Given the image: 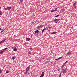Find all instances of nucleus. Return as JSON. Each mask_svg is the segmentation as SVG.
Instances as JSON below:
<instances>
[{
	"instance_id": "f257e3e1",
	"label": "nucleus",
	"mask_w": 77,
	"mask_h": 77,
	"mask_svg": "<svg viewBox=\"0 0 77 77\" xmlns=\"http://www.w3.org/2000/svg\"><path fill=\"white\" fill-rule=\"evenodd\" d=\"M30 66H28L26 69V71L25 72V75L26 76H27L28 75H30Z\"/></svg>"
},
{
	"instance_id": "f03ea898",
	"label": "nucleus",
	"mask_w": 77,
	"mask_h": 77,
	"mask_svg": "<svg viewBox=\"0 0 77 77\" xmlns=\"http://www.w3.org/2000/svg\"><path fill=\"white\" fill-rule=\"evenodd\" d=\"M62 71L64 74H65V73L67 72V68L65 67L62 69Z\"/></svg>"
},
{
	"instance_id": "7ed1b4c3",
	"label": "nucleus",
	"mask_w": 77,
	"mask_h": 77,
	"mask_svg": "<svg viewBox=\"0 0 77 77\" xmlns=\"http://www.w3.org/2000/svg\"><path fill=\"white\" fill-rule=\"evenodd\" d=\"M12 8V7H7L6 8H4V10H10V9H11Z\"/></svg>"
},
{
	"instance_id": "20e7f679",
	"label": "nucleus",
	"mask_w": 77,
	"mask_h": 77,
	"mask_svg": "<svg viewBox=\"0 0 77 77\" xmlns=\"http://www.w3.org/2000/svg\"><path fill=\"white\" fill-rule=\"evenodd\" d=\"M59 21H60V19H55L54 20L55 23H57Z\"/></svg>"
},
{
	"instance_id": "39448f33",
	"label": "nucleus",
	"mask_w": 77,
	"mask_h": 77,
	"mask_svg": "<svg viewBox=\"0 0 77 77\" xmlns=\"http://www.w3.org/2000/svg\"><path fill=\"white\" fill-rule=\"evenodd\" d=\"M43 27V25H40V26H38L37 27V29H39V28H40V27Z\"/></svg>"
},
{
	"instance_id": "423d86ee",
	"label": "nucleus",
	"mask_w": 77,
	"mask_h": 77,
	"mask_svg": "<svg viewBox=\"0 0 77 77\" xmlns=\"http://www.w3.org/2000/svg\"><path fill=\"white\" fill-rule=\"evenodd\" d=\"M5 40H6V39L3 40H2L0 42V44H2V43H3V42H4V41H5Z\"/></svg>"
},
{
	"instance_id": "0eeeda50",
	"label": "nucleus",
	"mask_w": 77,
	"mask_h": 77,
	"mask_svg": "<svg viewBox=\"0 0 77 77\" xmlns=\"http://www.w3.org/2000/svg\"><path fill=\"white\" fill-rule=\"evenodd\" d=\"M35 33H37V34H38V33H39V31L38 30H37L35 32Z\"/></svg>"
},
{
	"instance_id": "6e6552de",
	"label": "nucleus",
	"mask_w": 77,
	"mask_h": 77,
	"mask_svg": "<svg viewBox=\"0 0 77 77\" xmlns=\"http://www.w3.org/2000/svg\"><path fill=\"white\" fill-rule=\"evenodd\" d=\"M5 50H3L2 51L0 52V54H2L4 52H5Z\"/></svg>"
},
{
	"instance_id": "1a4fd4ad",
	"label": "nucleus",
	"mask_w": 77,
	"mask_h": 77,
	"mask_svg": "<svg viewBox=\"0 0 77 77\" xmlns=\"http://www.w3.org/2000/svg\"><path fill=\"white\" fill-rule=\"evenodd\" d=\"M67 54V55H69V56H70V55H71V53L70 52H69Z\"/></svg>"
},
{
	"instance_id": "9d476101",
	"label": "nucleus",
	"mask_w": 77,
	"mask_h": 77,
	"mask_svg": "<svg viewBox=\"0 0 77 77\" xmlns=\"http://www.w3.org/2000/svg\"><path fill=\"white\" fill-rule=\"evenodd\" d=\"M26 39L27 41H30L31 39L30 38H26Z\"/></svg>"
},
{
	"instance_id": "9b49d317",
	"label": "nucleus",
	"mask_w": 77,
	"mask_h": 77,
	"mask_svg": "<svg viewBox=\"0 0 77 77\" xmlns=\"http://www.w3.org/2000/svg\"><path fill=\"white\" fill-rule=\"evenodd\" d=\"M44 72H42V73L41 74V76H42L43 77H44Z\"/></svg>"
},
{
	"instance_id": "f8f14e48",
	"label": "nucleus",
	"mask_w": 77,
	"mask_h": 77,
	"mask_svg": "<svg viewBox=\"0 0 77 77\" xmlns=\"http://www.w3.org/2000/svg\"><path fill=\"white\" fill-rule=\"evenodd\" d=\"M56 11H57V10H51V12H56Z\"/></svg>"
},
{
	"instance_id": "ddd939ff",
	"label": "nucleus",
	"mask_w": 77,
	"mask_h": 77,
	"mask_svg": "<svg viewBox=\"0 0 77 77\" xmlns=\"http://www.w3.org/2000/svg\"><path fill=\"white\" fill-rule=\"evenodd\" d=\"M76 4H77V2H75L73 3V6H75V5H76Z\"/></svg>"
},
{
	"instance_id": "4468645a",
	"label": "nucleus",
	"mask_w": 77,
	"mask_h": 77,
	"mask_svg": "<svg viewBox=\"0 0 77 77\" xmlns=\"http://www.w3.org/2000/svg\"><path fill=\"white\" fill-rule=\"evenodd\" d=\"M13 51H17V48H14L13 49Z\"/></svg>"
},
{
	"instance_id": "2eb2a0df",
	"label": "nucleus",
	"mask_w": 77,
	"mask_h": 77,
	"mask_svg": "<svg viewBox=\"0 0 77 77\" xmlns=\"http://www.w3.org/2000/svg\"><path fill=\"white\" fill-rule=\"evenodd\" d=\"M65 11V10L64 9H63L60 10V12H61V13L63 12V11Z\"/></svg>"
},
{
	"instance_id": "dca6fc26",
	"label": "nucleus",
	"mask_w": 77,
	"mask_h": 77,
	"mask_svg": "<svg viewBox=\"0 0 77 77\" xmlns=\"http://www.w3.org/2000/svg\"><path fill=\"white\" fill-rule=\"evenodd\" d=\"M7 49H8V48H6L2 50H0V51H2V50H7Z\"/></svg>"
},
{
	"instance_id": "f3484780",
	"label": "nucleus",
	"mask_w": 77,
	"mask_h": 77,
	"mask_svg": "<svg viewBox=\"0 0 77 77\" xmlns=\"http://www.w3.org/2000/svg\"><path fill=\"white\" fill-rule=\"evenodd\" d=\"M64 66H65V64L64 63L61 66V68H63V67H64Z\"/></svg>"
},
{
	"instance_id": "a211bd4d",
	"label": "nucleus",
	"mask_w": 77,
	"mask_h": 77,
	"mask_svg": "<svg viewBox=\"0 0 77 77\" xmlns=\"http://www.w3.org/2000/svg\"><path fill=\"white\" fill-rule=\"evenodd\" d=\"M56 32H53L51 33V34H56Z\"/></svg>"
},
{
	"instance_id": "6ab92c4d",
	"label": "nucleus",
	"mask_w": 77,
	"mask_h": 77,
	"mask_svg": "<svg viewBox=\"0 0 77 77\" xmlns=\"http://www.w3.org/2000/svg\"><path fill=\"white\" fill-rule=\"evenodd\" d=\"M29 49L31 51H32L33 50V48L32 47L30 48Z\"/></svg>"
},
{
	"instance_id": "aec40b11",
	"label": "nucleus",
	"mask_w": 77,
	"mask_h": 77,
	"mask_svg": "<svg viewBox=\"0 0 77 77\" xmlns=\"http://www.w3.org/2000/svg\"><path fill=\"white\" fill-rule=\"evenodd\" d=\"M63 58V57L62 56L61 57H60L58 58V59H62Z\"/></svg>"
},
{
	"instance_id": "412c9836",
	"label": "nucleus",
	"mask_w": 77,
	"mask_h": 77,
	"mask_svg": "<svg viewBox=\"0 0 77 77\" xmlns=\"http://www.w3.org/2000/svg\"><path fill=\"white\" fill-rule=\"evenodd\" d=\"M16 58V57L15 56H14L12 57V59H15Z\"/></svg>"
},
{
	"instance_id": "4be33fe9",
	"label": "nucleus",
	"mask_w": 77,
	"mask_h": 77,
	"mask_svg": "<svg viewBox=\"0 0 77 77\" xmlns=\"http://www.w3.org/2000/svg\"><path fill=\"white\" fill-rule=\"evenodd\" d=\"M31 52L30 51H29L28 52V54H31Z\"/></svg>"
},
{
	"instance_id": "5701e85b",
	"label": "nucleus",
	"mask_w": 77,
	"mask_h": 77,
	"mask_svg": "<svg viewBox=\"0 0 77 77\" xmlns=\"http://www.w3.org/2000/svg\"><path fill=\"white\" fill-rule=\"evenodd\" d=\"M23 0L20 1V3H23Z\"/></svg>"
},
{
	"instance_id": "b1692460",
	"label": "nucleus",
	"mask_w": 77,
	"mask_h": 77,
	"mask_svg": "<svg viewBox=\"0 0 77 77\" xmlns=\"http://www.w3.org/2000/svg\"><path fill=\"white\" fill-rule=\"evenodd\" d=\"M2 12L1 11H0V15H2Z\"/></svg>"
},
{
	"instance_id": "393cba45",
	"label": "nucleus",
	"mask_w": 77,
	"mask_h": 77,
	"mask_svg": "<svg viewBox=\"0 0 77 77\" xmlns=\"http://www.w3.org/2000/svg\"><path fill=\"white\" fill-rule=\"evenodd\" d=\"M47 29V28L46 27L44 29H43L44 30H46Z\"/></svg>"
},
{
	"instance_id": "a878e982",
	"label": "nucleus",
	"mask_w": 77,
	"mask_h": 77,
	"mask_svg": "<svg viewBox=\"0 0 77 77\" xmlns=\"http://www.w3.org/2000/svg\"><path fill=\"white\" fill-rule=\"evenodd\" d=\"M68 62V61H66V62H65L64 63V64H66V63H67V62Z\"/></svg>"
},
{
	"instance_id": "bb28decb",
	"label": "nucleus",
	"mask_w": 77,
	"mask_h": 77,
	"mask_svg": "<svg viewBox=\"0 0 77 77\" xmlns=\"http://www.w3.org/2000/svg\"><path fill=\"white\" fill-rule=\"evenodd\" d=\"M6 73H7V74H8L9 73V71L7 70L6 71Z\"/></svg>"
},
{
	"instance_id": "cd10ccee",
	"label": "nucleus",
	"mask_w": 77,
	"mask_h": 77,
	"mask_svg": "<svg viewBox=\"0 0 77 77\" xmlns=\"http://www.w3.org/2000/svg\"><path fill=\"white\" fill-rule=\"evenodd\" d=\"M61 76H62V75H61V73H60V74L59 76L60 77H61Z\"/></svg>"
},
{
	"instance_id": "c85d7f7f",
	"label": "nucleus",
	"mask_w": 77,
	"mask_h": 77,
	"mask_svg": "<svg viewBox=\"0 0 77 77\" xmlns=\"http://www.w3.org/2000/svg\"><path fill=\"white\" fill-rule=\"evenodd\" d=\"M59 15H58L55 16V17H59Z\"/></svg>"
},
{
	"instance_id": "c756f323",
	"label": "nucleus",
	"mask_w": 77,
	"mask_h": 77,
	"mask_svg": "<svg viewBox=\"0 0 77 77\" xmlns=\"http://www.w3.org/2000/svg\"><path fill=\"white\" fill-rule=\"evenodd\" d=\"M44 29H43V30H42V33H43V32H44Z\"/></svg>"
},
{
	"instance_id": "7c9ffc66",
	"label": "nucleus",
	"mask_w": 77,
	"mask_h": 77,
	"mask_svg": "<svg viewBox=\"0 0 77 77\" xmlns=\"http://www.w3.org/2000/svg\"><path fill=\"white\" fill-rule=\"evenodd\" d=\"M4 32V30H2L1 32V33H2V32Z\"/></svg>"
},
{
	"instance_id": "2f4dec72",
	"label": "nucleus",
	"mask_w": 77,
	"mask_h": 77,
	"mask_svg": "<svg viewBox=\"0 0 77 77\" xmlns=\"http://www.w3.org/2000/svg\"><path fill=\"white\" fill-rule=\"evenodd\" d=\"M74 6V8L75 9H76V6Z\"/></svg>"
},
{
	"instance_id": "473e14b6",
	"label": "nucleus",
	"mask_w": 77,
	"mask_h": 77,
	"mask_svg": "<svg viewBox=\"0 0 77 77\" xmlns=\"http://www.w3.org/2000/svg\"><path fill=\"white\" fill-rule=\"evenodd\" d=\"M25 45H26L27 44V43L26 42L24 44Z\"/></svg>"
},
{
	"instance_id": "72a5a7b5",
	"label": "nucleus",
	"mask_w": 77,
	"mask_h": 77,
	"mask_svg": "<svg viewBox=\"0 0 77 77\" xmlns=\"http://www.w3.org/2000/svg\"><path fill=\"white\" fill-rule=\"evenodd\" d=\"M57 8H56L55 10H57Z\"/></svg>"
},
{
	"instance_id": "f704fd0d",
	"label": "nucleus",
	"mask_w": 77,
	"mask_h": 77,
	"mask_svg": "<svg viewBox=\"0 0 77 77\" xmlns=\"http://www.w3.org/2000/svg\"><path fill=\"white\" fill-rule=\"evenodd\" d=\"M30 37L31 38H32V37H33V36H32V35H31Z\"/></svg>"
},
{
	"instance_id": "c9c22d12",
	"label": "nucleus",
	"mask_w": 77,
	"mask_h": 77,
	"mask_svg": "<svg viewBox=\"0 0 77 77\" xmlns=\"http://www.w3.org/2000/svg\"><path fill=\"white\" fill-rule=\"evenodd\" d=\"M2 72V71H0V73H1Z\"/></svg>"
},
{
	"instance_id": "e433bc0d",
	"label": "nucleus",
	"mask_w": 77,
	"mask_h": 77,
	"mask_svg": "<svg viewBox=\"0 0 77 77\" xmlns=\"http://www.w3.org/2000/svg\"><path fill=\"white\" fill-rule=\"evenodd\" d=\"M55 60H59V59H56Z\"/></svg>"
},
{
	"instance_id": "4c0bfd02",
	"label": "nucleus",
	"mask_w": 77,
	"mask_h": 77,
	"mask_svg": "<svg viewBox=\"0 0 77 77\" xmlns=\"http://www.w3.org/2000/svg\"><path fill=\"white\" fill-rule=\"evenodd\" d=\"M42 59H44V58H43Z\"/></svg>"
},
{
	"instance_id": "58836bf2",
	"label": "nucleus",
	"mask_w": 77,
	"mask_h": 77,
	"mask_svg": "<svg viewBox=\"0 0 77 77\" xmlns=\"http://www.w3.org/2000/svg\"><path fill=\"white\" fill-rule=\"evenodd\" d=\"M1 68H0V71H1Z\"/></svg>"
},
{
	"instance_id": "ea45409f",
	"label": "nucleus",
	"mask_w": 77,
	"mask_h": 77,
	"mask_svg": "<svg viewBox=\"0 0 77 77\" xmlns=\"http://www.w3.org/2000/svg\"><path fill=\"white\" fill-rule=\"evenodd\" d=\"M1 8V7L0 6V9Z\"/></svg>"
},
{
	"instance_id": "a19ab883",
	"label": "nucleus",
	"mask_w": 77,
	"mask_h": 77,
	"mask_svg": "<svg viewBox=\"0 0 77 77\" xmlns=\"http://www.w3.org/2000/svg\"><path fill=\"white\" fill-rule=\"evenodd\" d=\"M0 30H1V28H0Z\"/></svg>"
},
{
	"instance_id": "79ce46f5",
	"label": "nucleus",
	"mask_w": 77,
	"mask_h": 77,
	"mask_svg": "<svg viewBox=\"0 0 77 77\" xmlns=\"http://www.w3.org/2000/svg\"><path fill=\"white\" fill-rule=\"evenodd\" d=\"M19 3H20V2H19Z\"/></svg>"
}]
</instances>
